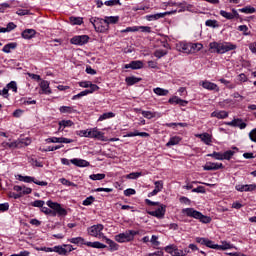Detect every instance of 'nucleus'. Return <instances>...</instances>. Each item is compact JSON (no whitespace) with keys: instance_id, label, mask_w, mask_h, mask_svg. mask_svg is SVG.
Masks as SVG:
<instances>
[{"instance_id":"1a4fd4ad","label":"nucleus","mask_w":256,"mask_h":256,"mask_svg":"<svg viewBox=\"0 0 256 256\" xmlns=\"http://www.w3.org/2000/svg\"><path fill=\"white\" fill-rule=\"evenodd\" d=\"M89 35H76L70 39L71 45H77L78 47H83L89 43Z\"/></svg>"},{"instance_id":"c756f323","label":"nucleus","mask_w":256,"mask_h":256,"mask_svg":"<svg viewBox=\"0 0 256 256\" xmlns=\"http://www.w3.org/2000/svg\"><path fill=\"white\" fill-rule=\"evenodd\" d=\"M104 239H105L107 245H109L110 251H118L119 250V244H117L115 241H113L105 236H104Z\"/></svg>"},{"instance_id":"864d4df0","label":"nucleus","mask_w":256,"mask_h":256,"mask_svg":"<svg viewBox=\"0 0 256 256\" xmlns=\"http://www.w3.org/2000/svg\"><path fill=\"white\" fill-rule=\"evenodd\" d=\"M8 91L11 90L13 93H17V82L11 81L6 85Z\"/></svg>"},{"instance_id":"6e6552de","label":"nucleus","mask_w":256,"mask_h":256,"mask_svg":"<svg viewBox=\"0 0 256 256\" xmlns=\"http://www.w3.org/2000/svg\"><path fill=\"white\" fill-rule=\"evenodd\" d=\"M46 204L50 209H54V211H56V215H58V217L67 216V210L65 208H62L61 204L53 202L51 200H48Z\"/></svg>"},{"instance_id":"9d476101","label":"nucleus","mask_w":256,"mask_h":256,"mask_svg":"<svg viewBox=\"0 0 256 256\" xmlns=\"http://www.w3.org/2000/svg\"><path fill=\"white\" fill-rule=\"evenodd\" d=\"M103 229H105V226H103V224L93 225L87 228L88 235H90L91 237H103Z\"/></svg>"},{"instance_id":"c9c22d12","label":"nucleus","mask_w":256,"mask_h":256,"mask_svg":"<svg viewBox=\"0 0 256 256\" xmlns=\"http://www.w3.org/2000/svg\"><path fill=\"white\" fill-rule=\"evenodd\" d=\"M141 115L145 119H155V117H157V112H151V111L142 110L141 111Z\"/></svg>"},{"instance_id":"a878e982","label":"nucleus","mask_w":256,"mask_h":256,"mask_svg":"<svg viewBox=\"0 0 256 256\" xmlns=\"http://www.w3.org/2000/svg\"><path fill=\"white\" fill-rule=\"evenodd\" d=\"M140 81H142V79L137 78L135 76H128L125 78V83H126V85H128V87L136 85V83H139Z\"/></svg>"},{"instance_id":"c85d7f7f","label":"nucleus","mask_w":256,"mask_h":256,"mask_svg":"<svg viewBox=\"0 0 256 256\" xmlns=\"http://www.w3.org/2000/svg\"><path fill=\"white\" fill-rule=\"evenodd\" d=\"M104 20L108 27L109 25H117V23H119V16H106Z\"/></svg>"},{"instance_id":"72a5a7b5","label":"nucleus","mask_w":256,"mask_h":256,"mask_svg":"<svg viewBox=\"0 0 256 256\" xmlns=\"http://www.w3.org/2000/svg\"><path fill=\"white\" fill-rule=\"evenodd\" d=\"M240 13H245L246 15H251L253 13H256V9L253 6H246L244 8L238 9Z\"/></svg>"},{"instance_id":"b1692460","label":"nucleus","mask_w":256,"mask_h":256,"mask_svg":"<svg viewBox=\"0 0 256 256\" xmlns=\"http://www.w3.org/2000/svg\"><path fill=\"white\" fill-rule=\"evenodd\" d=\"M210 117H216V119H227L229 117V113L225 110L214 111L211 113Z\"/></svg>"},{"instance_id":"69168bd1","label":"nucleus","mask_w":256,"mask_h":256,"mask_svg":"<svg viewBox=\"0 0 256 256\" xmlns=\"http://www.w3.org/2000/svg\"><path fill=\"white\" fill-rule=\"evenodd\" d=\"M138 31H141V33H151V27L150 26H138Z\"/></svg>"},{"instance_id":"2eb2a0df","label":"nucleus","mask_w":256,"mask_h":256,"mask_svg":"<svg viewBox=\"0 0 256 256\" xmlns=\"http://www.w3.org/2000/svg\"><path fill=\"white\" fill-rule=\"evenodd\" d=\"M236 191H239L240 193H244V192H251V191H255L256 189V184H245V185H241V184H237L235 186Z\"/></svg>"},{"instance_id":"0eeeda50","label":"nucleus","mask_w":256,"mask_h":256,"mask_svg":"<svg viewBox=\"0 0 256 256\" xmlns=\"http://www.w3.org/2000/svg\"><path fill=\"white\" fill-rule=\"evenodd\" d=\"M16 179L18 181H22L23 183H35V185H40V187H47V185H48V183L46 181L35 180V177L23 176L21 174H18L16 176Z\"/></svg>"},{"instance_id":"e433bc0d","label":"nucleus","mask_w":256,"mask_h":256,"mask_svg":"<svg viewBox=\"0 0 256 256\" xmlns=\"http://www.w3.org/2000/svg\"><path fill=\"white\" fill-rule=\"evenodd\" d=\"M115 117V113L113 112H106L99 116L98 122L105 121L107 119H113Z\"/></svg>"},{"instance_id":"4468645a","label":"nucleus","mask_w":256,"mask_h":256,"mask_svg":"<svg viewBox=\"0 0 256 256\" xmlns=\"http://www.w3.org/2000/svg\"><path fill=\"white\" fill-rule=\"evenodd\" d=\"M224 167L223 163L207 162L203 166V169L204 171H219V169H223Z\"/></svg>"},{"instance_id":"4c0bfd02","label":"nucleus","mask_w":256,"mask_h":256,"mask_svg":"<svg viewBox=\"0 0 256 256\" xmlns=\"http://www.w3.org/2000/svg\"><path fill=\"white\" fill-rule=\"evenodd\" d=\"M233 155H235V151L233 150H228L225 151L224 153H222V159L223 161H231V159L233 158Z\"/></svg>"},{"instance_id":"473e14b6","label":"nucleus","mask_w":256,"mask_h":256,"mask_svg":"<svg viewBox=\"0 0 256 256\" xmlns=\"http://www.w3.org/2000/svg\"><path fill=\"white\" fill-rule=\"evenodd\" d=\"M179 143H181V137L173 136L166 143V147H173V145H179Z\"/></svg>"},{"instance_id":"39448f33","label":"nucleus","mask_w":256,"mask_h":256,"mask_svg":"<svg viewBox=\"0 0 256 256\" xmlns=\"http://www.w3.org/2000/svg\"><path fill=\"white\" fill-rule=\"evenodd\" d=\"M136 235H139V231L126 230L124 233L116 235L115 241H117V243H131V241H135Z\"/></svg>"},{"instance_id":"cd10ccee","label":"nucleus","mask_w":256,"mask_h":256,"mask_svg":"<svg viewBox=\"0 0 256 256\" xmlns=\"http://www.w3.org/2000/svg\"><path fill=\"white\" fill-rule=\"evenodd\" d=\"M36 33L37 32L34 29H26L22 32L21 35L23 39H33Z\"/></svg>"},{"instance_id":"338daca9","label":"nucleus","mask_w":256,"mask_h":256,"mask_svg":"<svg viewBox=\"0 0 256 256\" xmlns=\"http://www.w3.org/2000/svg\"><path fill=\"white\" fill-rule=\"evenodd\" d=\"M172 256H185V253L183 252V250L179 249L176 246V248H174V252H173Z\"/></svg>"},{"instance_id":"49530a36","label":"nucleus","mask_w":256,"mask_h":256,"mask_svg":"<svg viewBox=\"0 0 256 256\" xmlns=\"http://www.w3.org/2000/svg\"><path fill=\"white\" fill-rule=\"evenodd\" d=\"M182 53H193V48H192V44H183L182 47Z\"/></svg>"},{"instance_id":"58836bf2","label":"nucleus","mask_w":256,"mask_h":256,"mask_svg":"<svg viewBox=\"0 0 256 256\" xmlns=\"http://www.w3.org/2000/svg\"><path fill=\"white\" fill-rule=\"evenodd\" d=\"M2 28V33H11L14 29H17V26L13 22H9L5 28Z\"/></svg>"},{"instance_id":"2f4dec72","label":"nucleus","mask_w":256,"mask_h":256,"mask_svg":"<svg viewBox=\"0 0 256 256\" xmlns=\"http://www.w3.org/2000/svg\"><path fill=\"white\" fill-rule=\"evenodd\" d=\"M17 49V42H10L2 48L3 53H11V50Z\"/></svg>"},{"instance_id":"f8f14e48","label":"nucleus","mask_w":256,"mask_h":256,"mask_svg":"<svg viewBox=\"0 0 256 256\" xmlns=\"http://www.w3.org/2000/svg\"><path fill=\"white\" fill-rule=\"evenodd\" d=\"M88 138L98 139L99 141H105V133L99 131L97 128L88 129Z\"/></svg>"},{"instance_id":"052dcab7","label":"nucleus","mask_w":256,"mask_h":256,"mask_svg":"<svg viewBox=\"0 0 256 256\" xmlns=\"http://www.w3.org/2000/svg\"><path fill=\"white\" fill-rule=\"evenodd\" d=\"M21 102L23 103V105H36L37 101L36 100H31V98H22Z\"/></svg>"},{"instance_id":"13d9d810","label":"nucleus","mask_w":256,"mask_h":256,"mask_svg":"<svg viewBox=\"0 0 256 256\" xmlns=\"http://www.w3.org/2000/svg\"><path fill=\"white\" fill-rule=\"evenodd\" d=\"M206 247H208L209 249H216L219 248V244H215V242H213V240H210L208 238V240H206Z\"/></svg>"},{"instance_id":"9b49d317","label":"nucleus","mask_w":256,"mask_h":256,"mask_svg":"<svg viewBox=\"0 0 256 256\" xmlns=\"http://www.w3.org/2000/svg\"><path fill=\"white\" fill-rule=\"evenodd\" d=\"M219 15L228 21H232V19H241V15H239V12L235 8H232V12L220 10Z\"/></svg>"},{"instance_id":"680f3d73","label":"nucleus","mask_w":256,"mask_h":256,"mask_svg":"<svg viewBox=\"0 0 256 256\" xmlns=\"http://www.w3.org/2000/svg\"><path fill=\"white\" fill-rule=\"evenodd\" d=\"M43 205H45V201L43 200H35L34 202H31L32 207H39L42 209Z\"/></svg>"},{"instance_id":"e2e57ef3","label":"nucleus","mask_w":256,"mask_h":256,"mask_svg":"<svg viewBox=\"0 0 256 256\" xmlns=\"http://www.w3.org/2000/svg\"><path fill=\"white\" fill-rule=\"evenodd\" d=\"M16 15H19L20 17H23L25 15H31V11L25 9H18L16 11Z\"/></svg>"},{"instance_id":"a211bd4d","label":"nucleus","mask_w":256,"mask_h":256,"mask_svg":"<svg viewBox=\"0 0 256 256\" xmlns=\"http://www.w3.org/2000/svg\"><path fill=\"white\" fill-rule=\"evenodd\" d=\"M124 69H133V70L143 69V61L133 60L130 63L125 64Z\"/></svg>"},{"instance_id":"6e6d98bb","label":"nucleus","mask_w":256,"mask_h":256,"mask_svg":"<svg viewBox=\"0 0 256 256\" xmlns=\"http://www.w3.org/2000/svg\"><path fill=\"white\" fill-rule=\"evenodd\" d=\"M95 201V197L89 196L85 200H83L82 205L85 207H89V205H93V202Z\"/></svg>"},{"instance_id":"aec40b11","label":"nucleus","mask_w":256,"mask_h":256,"mask_svg":"<svg viewBox=\"0 0 256 256\" xmlns=\"http://www.w3.org/2000/svg\"><path fill=\"white\" fill-rule=\"evenodd\" d=\"M40 89L42 91V92H40L42 95H51V93H53V91L49 87V81H47V80H43L40 83Z\"/></svg>"},{"instance_id":"a19ab883","label":"nucleus","mask_w":256,"mask_h":256,"mask_svg":"<svg viewBox=\"0 0 256 256\" xmlns=\"http://www.w3.org/2000/svg\"><path fill=\"white\" fill-rule=\"evenodd\" d=\"M164 127H188L187 123H183V122H172V123H166L164 124Z\"/></svg>"},{"instance_id":"393cba45","label":"nucleus","mask_w":256,"mask_h":256,"mask_svg":"<svg viewBox=\"0 0 256 256\" xmlns=\"http://www.w3.org/2000/svg\"><path fill=\"white\" fill-rule=\"evenodd\" d=\"M197 137L199 139H201V141L204 142L205 145H211V143H213V140H212L210 134L207 133V132L202 133V134H198Z\"/></svg>"},{"instance_id":"f03ea898","label":"nucleus","mask_w":256,"mask_h":256,"mask_svg":"<svg viewBox=\"0 0 256 256\" xmlns=\"http://www.w3.org/2000/svg\"><path fill=\"white\" fill-rule=\"evenodd\" d=\"M209 47L210 49H215L218 55H223L229 53V51H235V49H237V45L231 42H211Z\"/></svg>"},{"instance_id":"f3484780","label":"nucleus","mask_w":256,"mask_h":256,"mask_svg":"<svg viewBox=\"0 0 256 256\" xmlns=\"http://www.w3.org/2000/svg\"><path fill=\"white\" fill-rule=\"evenodd\" d=\"M95 91H99V86H92V90H83L82 92L74 95L72 97V101H75L77 99H81V97H85L87 95H91V93H95Z\"/></svg>"},{"instance_id":"ddd939ff","label":"nucleus","mask_w":256,"mask_h":256,"mask_svg":"<svg viewBox=\"0 0 256 256\" xmlns=\"http://www.w3.org/2000/svg\"><path fill=\"white\" fill-rule=\"evenodd\" d=\"M23 144H25L26 146L29 145V143L23 142L20 140H16L14 142H3L2 143L3 147L8 148V149H21V147H23Z\"/></svg>"},{"instance_id":"3c124183","label":"nucleus","mask_w":256,"mask_h":256,"mask_svg":"<svg viewBox=\"0 0 256 256\" xmlns=\"http://www.w3.org/2000/svg\"><path fill=\"white\" fill-rule=\"evenodd\" d=\"M155 188L154 190L158 193H161L163 191V180H158L154 182Z\"/></svg>"},{"instance_id":"603ef678","label":"nucleus","mask_w":256,"mask_h":256,"mask_svg":"<svg viewBox=\"0 0 256 256\" xmlns=\"http://www.w3.org/2000/svg\"><path fill=\"white\" fill-rule=\"evenodd\" d=\"M208 157H213L217 161H223V153L221 152H213L212 154H208Z\"/></svg>"},{"instance_id":"423d86ee","label":"nucleus","mask_w":256,"mask_h":256,"mask_svg":"<svg viewBox=\"0 0 256 256\" xmlns=\"http://www.w3.org/2000/svg\"><path fill=\"white\" fill-rule=\"evenodd\" d=\"M90 23L93 25L97 33H107V30L109 29V25L107 24V21L103 18L91 17Z\"/></svg>"},{"instance_id":"79ce46f5","label":"nucleus","mask_w":256,"mask_h":256,"mask_svg":"<svg viewBox=\"0 0 256 256\" xmlns=\"http://www.w3.org/2000/svg\"><path fill=\"white\" fill-rule=\"evenodd\" d=\"M70 22L72 25H83V18L82 17H70Z\"/></svg>"},{"instance_id":"774afa93","label":"nucleus","mask_w":256,"mask_h":256,"mask_svg":"<svg viewBox=\"0 0 256 256\" xmlns=\"http://www.w3.org/2000/svg\"><path fill=\"white\" fill-rule=\"evenodd\" d=\"M249 138L251 141H253V143H256V128L251 130L249 133Z\"/></svg>"},{"instance_id":"7ed1b4c3","label":"nucleus","mask_w":256,"mask_h":256,"mask_svg":"<svg viewBox=\"0 0 256 256\" xmlns=\"http://www.w3.org/2000/svg\"><path fill=\"white\" fill-rule=\"evenodd\" d=\"M69 243H72L74 245H78V247H83V245H86V247H92L93 249H106L107 245L96 241V242H87L85 241V238L83 237H75L68 239Z\"/></svg>"},{"instance_id":"09e8293b","label":"nucleus","mask_w":256,"mask_h":256,"mask_svg":"<svg viewBox=\"0 0 256 256\" xmlns=\"http://www.w3.org/2000/svg\"><path fill=\"white\" fill-rule=\"evenodd\" d=\"M107 7H115V5H122L120 0H108L104 2Z\"/></svg>"},{"instance_id":"dca6fc26","label":"nucleus","mask_w":256,"mask_h":256,"mask_svg":"<svg viewBox=\"0 0 256 256\" xmlns=\"http://www.w3.org/2000/svg\"><path fill=\"white\" fill-rule=\"evenodd\" d=\"M226 125L229 127H239V129H245L247 127V123L243 122L241 118H234L230 122H226Z\"/></svg>"},{"instance_id":"a18cd8bd","label":"nucleus","mask_w":256,"mask_h":256,"mask_svg":"<svg viewBox=\"0 0 256 256\" xmlns=\"http://www.w3.org/2000/svg\"><path fill=\"white\" fill-rule=\"evenodd\" d=\"M92 181H103L105 179V174H92L89 176Z\"/></svg>"},{"instance_id":"5701e85b","label":"nucleus","mask_w":256,"mask_h":256,"mask_svg":"<svg viewBox=\"0 0 256 256\" xmlns=\"http://www.w3.org/2000/svg\"><path fill=\"white\" fill-rule=\"evenodd\" d=\"M70 163H72V165H75L76 167H89V165H91L89 161L79 158L71 159Z\"/></svg>"},{"instance_id":"37998d69","label":"nucleus","mask_w":256,"mask_h":256,"mask_svg":"<svg viewBox=\"0 0 256 256\" xmlns=\"http://www.w3.org/2000/svg\"><path fill=\"white\" fill-rule=\"evenodd\" d=\"M206 27H212L213 29H217V27H219V24L217 22V20H206L205 22Z\"/></svg>"},{"instance_id":"412c9836","label":"nucleus","mask_w":256,"mask_h":256,"mask_svg":"<svg viewBox=\"0 0 256 256\" xmlns=\"http://www.w3.org/2000/svg\"><path fill=\"white\" fill-rule=\"evenodd\" d=\"M203 89H207L208 91H216L219 93V86L213 82L203 81L202 82Z\"/></svg>"},{"instance_id":"4be33fe9","label":"nucleus","mask_w":256,"mask_h":256,"mask_svg":"<svg viewBox=\"0 0 256 256\" xmlns=\"http://www.w3.org/2000/svg\"><path fill=\"white\" fill-rule=\"evenodd\" d=\"M168 103H170V105H180L181 107H185L188 102L187 100H183L178 96H174L168 100Z\"/></svg>"},{"instance_id":"5fc2aeb1","label":"nucleus","mask_w":256,"mask_h":256,"mask_svg":"<svg viewBox=\"0 0 256 256\" xmlns=\"http://www.w3.org/2000/svg\"><path fill=\"white\" fill-rule=\"evenodd\" d=\"M238 31H241L245 36L251 35V32H249V27H247V25L238 26Z\"/></svg>"},{"instance_id":"bb28decb","label":"nucleus","mask_w":256,"mask_h":256,"mask_svg":"<svg viewBox=\"0 0 256 256\" xmlns=\"http://www.w3.org/2000/svg\"><path fill=\"white\" fill-rule=\"evenodd\" d=\"M79 87H83L87 91H93V87H98V86L97 84H93L92 81H82V82H79Z\"/></svg>"},{"instance_id":"f257e3e1","label":"nucleus","mask_w":256,"mask_h":256,"mask_svg":"<svg viewBox=\"0 0 256 256\" xmlns=\"http://www.w3.org/2000/svg\"><path fill=\"white\" fill-rule=\"evenodd\" d=\"M145 203L149 207H158L156 210L147 211L148 215L156 217V219H163L165 217V213H167V205L161 204L160 202H153L150 199H145Z\"/></svg>"},{"instance_id":"20e7f679","label":"nucleus","mask_w":256,"mask_h":256,"mask_svg":"<svg viewBox=\"0 0 256 256\" xmlns=\"http://www.w3.org/2000/svg\"><path fill=\"white\" fill-rule=\"evenodd\" d=\"M182 213L186 217H192L193 219H198L200 223L208 224L211 223V217L203 215L200 211L195 210L194 208H184Z\"/></svg>"},{"instance_id":"ea45409f","label":"nucleus","mask_w":256,"mask_h":256,"mask_svg":"<svg viewBox=\"0 0 256 256\" xmlns=\"http://www.w3.org/2000/svg\"><path fill=\"white\" fill-rule=\"evenodd\" d=\"M58 125H60V127H63V129H65L66 127H73L75 123H73L71 120H62V121H59Z\"/></svg>"},{"instance_id":"4d7b16f0","label":"nucleus","mask_w":256,"mask_h":256,"mask_svg":"<svg viewBox=\"0 0 256 256\" xmlns=\"http://www.w3.org/2000/svg\"><path fill=\"white\" fill-rule=\"evenodd\" d=\"M176 247H177V245L171 244V245L164 247V251H166V253H169V255L173 256V253H174Z\"/></svg>"},{"instance_id":"f704fd0d","label":"nucleus","mask_w":256,"mask_h":256,"mask_svg":"<svg viewBox=\"0 0 256 256\" xmlns=\"http://www.w3.org/2000/svg\"><path fill=\"white\" fill-rule=\"evenodd\" d=\"M54 253H58V255L65 256V255H67L68 251L65 246L58 245V246H54Z\"/></svg>"},{"instance_id":"de8ad7c7","label":"nucleus","mask_w":256,"mask_h":256,"mask_svg":"<svg viewBox=\"0 0 256 256\" xmlns=\"http://www.w3.org/2000/svg\"><path fill=\"white\" fill-rule=\"evenodd\" d=\"M167 53V50L158 49L154 52V57H157V59H161V57H165Z\"/></svg>"},{"instance_id":"7c9ffc66","label":"nucleus","mask_w":256,"mask_h":256,"mask_svg":"<svg viewBox=\"0 0 256 256\" xmlns=\"http://www.w3.org/2000/svg\"><path fill=\"white\" fill-rule=\"evenodd\" d=\"M153 92L159 97H167L169 95V90L157 87L153 89Z\"/></svg>"},{"instance_id":"6ab92c4d","label":"nucleus","mask_w":256,"mask_h":256,"mask_svg":"<svg viewBox=\"0 0 256 256\" xmlns=\"http://www.w3.org/2000/svg\"><path fill=\"white\" fill-rule=\"evenodd\" d=\"M167 15H171V12H163L157 14L146 15V21H158V19H163V17H167Z\"/></svg>"},{"instance_id":"c03bdc74","label":"nucleus","mask_w":256,"mask_h":256,"mask_svg":"<svg viewBox=\"0 0 256 256\" xmlns=\"http://www.w3.org/2000/svg\"><path fill=\"white\" fill-rule=\"evenodd\" d=\"M59 111L60 113H75V109L71 106H61Z\"/></svg>"},{"instance_id":"8fccbe9b","label":"nucleus","mask_w":256,"mask_h":256,"mask_svg":"<svg viewBox=\"0 0 256 256\" xmlns=\"http://www.w3.org/2000/svg\"><path fill=\"white\" fill-rule=\"evenodd\" d=\"M139 31L138 26L127 27L120 31V33H137Z\"/></svg>"},{"instance_id":"0e129e2a","label":"nucleus","mask_w":256,"mask_h":256,"mask_svg":"<svg viewBox=\"0 0 256 256\" xmlns=\"http://www.w3.org/2000/svg\"><path fill=\"white\" fill-rule=\"evenodd\" d=\"M208 238L205 237H196L195 241L199 243V245H204L206 247Z\"/></svg>"},{"instance_id":"bf43d9fd","label":"nucleus","mask_w":256,"mask_h":256,"mask_svg":"<svg viewBox=\"0 0 256 256\" xmlns=\"http://www.w3.org/2000/svg\"><path fill=\"white\" fill-rule=\"evenodd\" d=\"M143 175L141 172H132L128 175H126V179H139Z\"/></svg>"}]
</instances>
